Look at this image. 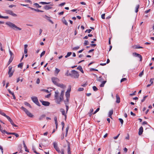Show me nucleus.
I'll return each instance as SVG.
<instances>
[{
	"mask_svg": "<svg viewBox=\"0 0 154 154\" xmlns=\"http://www.w3.org/2000/svg\"><path fill=\"white\" fill-rule=\"evenodd\" d=\"M0 50H1V51H3L4 50L3 49L2 45V43H1L0 42Z\"/></svg>",
	"mask_w": 154,
	"mask_h": 154,
	"instance_id": "52",
	"label": "nucleus"
},
{
	"mask_svg": "<svg viewBox=\"0 0 154 154\" xmlns=\"http://www.w3.org/2000/svg\"><path fill=\"white\" fill-rule=\"evenodd\" d=\"M24 104L25 105L29 106L30 108H31V106L27 102H25L24 103Z\"/></svg>",
	"mask_w": 154,
	"mask_h": 154,
	"instance_id": "39",
	"label": "nucleus"
},
{
	"mask_svg": "<svg viewBox=\"0 0 154 154\" xmlns=\"http://www.w3.org/2000/svg\"><path fill=\"white\" fill-rule=\"evenodd\" d=\"M34 5L37 8H40L41 7V6H40L37 3H35L34 4Z\"/></svg>",
	"mask_w": 154,
	"mask_h": 154,
	"instance_id": "38",
	"label": "nucleus"
},
{
	"mask_svg": "<svg viewBox=\"0 0 154 154\" xmlns=\"http://www.w3.org/2000/svg\"><path fill=\"white\" fill-rule=\"evenodd\" d=\"M93 89L94 91H96L98 89L95 86H94L93 87Z\"/></svg>",
	"mask_w": 154,
	"mask_h": 154,
	"instance_id": "53",
	"label": "nucleus"
},
{
	"mask_svg": "<svg viewBox=\"0 0 154 154\" xmlns=\"http://www.w3.org/2000/svg\"><path fill=\"white\" fill-rule=\"evenodd\" d=\"M143 131V128L142 126H141L140 127L139 129V132H138V134L139 135H141Z\"/></svg>",
	"mask_w": 154,
	"mask_h": 154,
	"instance_id": "13",
	"label": "nucleus"
},
{
	"mask_svg": "<svg viewBox=\"0 0 154 154\" xmlns=\"http://www.w3.org/2000/svg\"><path fill=\"white\" fill-rule=\"evenodd\" d=\"M135 48H137V49L143 48L142 47H141V46H140L139 45H136V46Z\"/></svg>",
	"mask_w": 154,
	"mask_h": 154,
	"instance_id": "62",
	"label": "nucleus"
},
{
	"mask_svg": "<svg viewBox=\"0 0 154 154\" xmlns=\"http://www.w3.org/2000/svg\"><path fill=\"white\" fill-rule=\"evenodd\" d=\"M91 29H88L86 30L85 31V32H88V33H89L91 32Z\"/></svg>",
	"mask_w": 154,
	"mask_h": 154,
	"instance_id": "58",
	"label": "nucleus"
},
{
	"mask_svg": "<svg viewBox=\"0 0 154 154\" xmlns=\"http://www.w3.org/2000/svg\"><path fill=\"white\" fill-rule=\"evenodd\" d=\"M53 145L54 148L56 150L59 148L57 146V144L55 142H54L53 143Z\"/></svg>",
	"mask_w": 154,
	"mask_h": 154,
	"instance_id": "18",
	"label": "nucleus"
},
{
	"mask_svg": "<svg viewBox=\"0 0 154 154\" xmlns=\"http://www.w3.org/2000/svg\"><path fill=\"white\" fill-rule=\"evenodd\" d=\"M31 99L33 102L38 106H40V104L38 102V98L36 97H31Z\"/></svg>",
	"mask_w": 154,
	"mask_h": 154,
	"instance_id": "3",
	"label": "nucleus"
},
{
	"mask_svg": "<svg viewBox=\"0 0 154 154\" xmlns=\"http://www.w3.org/2000/svg\"><path fill=\"white\" fill-rule=\"evenodd\" d=\"M50 2H41L39 3L40 4H41L43 5H45V4H50Z\"/></svg>",
	"mask_w": 154,
	"mask_h": 154,
	"instance_id": "51",
	"label": "nucleus"
},
{
	"mask_svg": "<svg viewBox=\"0 0 154 154\" xmlns=\"http://www.w3.org/2000/svg\"><path fill=\"white\" fill-rule=\"evenodd\" d=\"M147 96H144L143 97V99L141 100V102H143L145 101L146 98L147 97Z\"/></svg>",
	"mask_w": 154,
	"mask_h": 154,
	"instance_id": "43",
	"label": "nucleus"
},
{
	"mask_svg": "<svg viewBox=\"0 0 154 154\" xmlns=\"http://www.w3.org/2000/svg\"><path fill=\"white\" fill-rule=\"evenodd\" d=\"M77 69L78 70H79L80 71L82 69V67L81 66H79L77 67Z\"/></svg>",
	"mask_w": 154,
	"mask_h": 154,
	"instance_id": "57",
	"label": "nucleus"
},
{
	"mask_svg": "<svg viewBox=\"0 0 154 154\" xmlns=\"http://www.w3.org/2000/svg\"><path fill=\"white\" fill-rule=\"evenodd\" d=\"M5 116L7 118V119L9 122H10L12 120L9 116H8L6 115Z\"/></svg>",
	"mask_w": 154,
	"mask_h": 154,
	"instance_id": "45",
	"label": "nucleus"
},
{
	"mask_svg": "<svg viewBox=\"0 0 154 154\" xmlns=\"http://www.w3.org/2000/svg\"><path fill=\"white\" fill-rule=\"evenodd\" d=\"M5 116L7 118V119L9 122H10L12 120L9 116H8L6 115Z\"/></svg>",
	"mask_w": 154,
	"mask_h": 154,
	"instance_id": "47",
	"label": "nucleus"
},
{
	"mask_svg": "<svg viewBox=\"0 0 154 154\" xmlns=\"http://www.w3.org/2000/svg\"><path fill=\"white\" fill-rule=\"evenodd\" d=\"M139 7H140V6L139 5H137L136 6V10H135V12L136 13H137L138 12V9L139 8Z\"/></svg>",
	"mask_w": 154,
	"mask_h": 154,
	"instance_id": "31",
	"label": "nucleus"
},
{
	"mask_svg": "<svg viewBox=\"0 0 154 154\" xmlns=\"http://www.w3.org/2000/svg\"><path fill=\"white\" fill-rule=\"evenodd\" d=\"M5 116L7 118V119L9 122H10L12 120L9 116H8L6 115Z\"/></svg>",
	"mask_w": 154,
	"mask_h": 154,
	"instance_id": "46",
	"label": "nucleus"
},
{
	"mask_svg": "<svg viewBox=\"0 0 154 154\" xmlns=\"http://www.w3.org/2000/svg\"><path fill=\"white\" fill-rule=\"evenodd\" d=\"M40 101L42 102V104L45 106H49L50 104V103L48 101H44L42 100H40Z\"/></svg>",
	"mask_w": 154,
	"mask_h": 154,
	"instance_id": "9",
	"label": "nucleus"
},
{
	"mask_svg": "<svg viewBox=\"0 0 154 154\" xmlns=\"http://www.w3.org/2000/svg\"><path fill=\"white\" fill-rule=\"evenodd\" d=\"M79 48V47L77 46L72 48V50H77Z\"/></svg>",
	"mask_w": 154,
	"mask_h": 154,
	"instance_id": "41",
	"label": "nucleus"
},
{
	"mask_svg": "<svg viewBox=\"0 0 154 154\" xmlns=\"http://www.w3.org/2000/svg\"><path fill=\"white\" fill-rule=\"evenodd\" d=\"M20 108L21 109L23 110L24 111L25 113L28 110L26 108H25L23 106L21 107Z\"/></svg>",
	"mask_w": 154,
	"mask_h": 154,
	"instance_id": "35",
	"label": "nucleus"
},
{
	"mask_svg": "<svg viewBox=\"0 0 154 154\" xmlns=\"http://www.w3.org/2000/svg\"><path fill=\"white\" fill-rule=\"evenodd\" d=\"M127 79L126 78H123L121 79L120 82H122L126 80Z\"/></svg>",
	"mask_w": 154,
	"mask_h": 154,
	"instance_id": "61",
	"label": "nucleus"
},
{
	"mask_svg": "<svg viewBox=\"0 0 154 154\" xmlns=\"http://www.w3.org/2000/svg\"><path fill=\"white\" fill-rule=\"evenodd\" d=\"M5 116L7 118V119L9 122H10L12 120L9 116H8L6 115Z\"/></svg>",
	"mask_w": 154,
	"mask_h": 154,
	"instance_id": "49",
	"label": "nucleus"
},
{
	"mask_svg": "<svg viewBox=\"0 0 154 154\" xmlns=\"http://www.w3.org/2000/svg\"><path fill=\"white\" fill-rule=\"evenodd\" d=\"M143 74V70L141 72H140L139 75V76L140 77H141Z\"/></svg>",
	"mask_w": 154,
	"mask_h": 154,
	"instance_id": "56",
	"label": "nucleus"
},
{
	"mask_svg": "<svg viewBox=\"0 0 154 154\" xmlns=\"http://www.w3.org/2000/svg\"><path fill=\"white\" fill-rule=\"evenodd\" d=\"M132 54L133 56L136 57H139L140 59V61H141L142 60V56L140 54H138L137 53L134 52Z\"/></svg>",
	"mask_w": 154,
	"mask_h": 154,
	"instance_id": "8",
	"label": "nucleus"
},
{
	"mask_svg": "<svg viewBox=\"0 0 154 154\" xmlns=\"http://www.w3.org/2000/svg\"><path fill=\"white\" fill-rule=\"evenodd\" d=\"M8 68V74H9V77H11L13 75L14 71H12V67L11 66H9Z\"/></svg>",
	"mask_w": 154,
	"mask_h": 154,
	"instance_id": "5",
	"label": "nucleus"
},
{
	"mask_svg": "<svg viewBox=\"0 0 154 154\" xmlns=\"http://www.w3.org/2000/svg\"><path fill=\"white\" fill-rule=\"evenodd\" d=\"M0 131L3 134H5V133L7 134V132L5 130H3V129L2 128L1 126L0 127Z\"/></svg>",
	"mask_w": 154,
	"mask_h": 154,
	"instance_id": "24",
	"label": "nucleus"
},
{
	"mask_svg": "<svg viewBox=\"0 0 154 154\" xmlns=\"http://www.w3.org/2000/svg\"><path fill=\"white\" fill-rule=\"evenodd\" d=\"M106 82V81H103L102 82V83H101V84L100 85V86L101 87H103L104 86V84H105Z\"/></svg>",
	"mask_w": 154,
	"mask_h": 154,
	"instance_id": "32",
	"label": "nucleus"
},
{
	"mask_svg": "<svg viewBox=\"0 0 154 154\" xmlns=\"http://www.w3.org/2000/svg\"><path fill=\"white\" fill-rule=\"evenodd\" d=\"M6 24L8 25L12 29L17 30H21L22 29L21 28L17 27L16 25L11 22H9L6 23Z\"/></svg>",
	"mask_w": 154,
	"mask_h": 154,
	"instance_id": "1",
	"label": "nucleus"
},
{
	"mask_svg": "<svg viewBox=\"0 0 154 154\" xmlns=\"http://www.w3.org/2000/svg\"><path fill=\"white\" fill-rule=\"evenodd\" d=\"M62 21L63 23L66 25H68V23L66 20L65 19L64 17H63L62 19Z\"/></svg>",
	"mask_w": 154,
	"mask_h": 154,
	"instance_id": "22",
	"label": "nucleus"
},
{
	"mask_svg": "<svg viewBox=\"0 0 154 154\" xmlns=\"http://www.w3.org/2000/svg\"><path fill=\"white\" fill-rule=\"evenodd\" d=\"M5 12L7 14H9L11 15L13 17L17 16V15L13 13V12L9 10H5Z\"/></svg>",
	"mask_w": 154,
	"mask_h": 154,
	"instance_id": "6",
	"label": "nucleus"
},
{
	"mask_svg": "<svg viewBox=\"0 0 154 154\" xmlns=\"http://www.w3.org/2000/svg\"><path fill=\"white\" fill-rule=\"evenodd\" d=\"M54 97L56 103L57 104H60V100H59V97H58V93L56 91L55 93Z\"/></svg>",
	"mask_w": 154,
	"mask_h": 154,
	"instance_id": "4",
	"label": "nucleus"
},
{
	"mask_svg": "<svg viewBox=\"0 0 154 154\" xmlns=\"http://www.w3.org/2000/svg\"><path fill=\"white\" fill-rule=\"evenodd\" d=\"M69 98H66V100H64L65 105H68L69 104Z\"/></svg>",
	"mask_w": 154,
	"mask_h": 154,
	"instance_id": "25",
	"label": "nucleus"
},
{
	"mask_svg": "<svg viewBox=\"0 0 154 154\" xmlns=\"http://www.w3.org/2000/svg\"><path fill=\"white\" fill-rule=\"evenodd\" d=\"M69 129V127L68 126L66 128V134H65L66 137L67 136Z\"/></svg>",
	"mask_w": 154,
	"mask_h": 154,
	"instance_id": "42",
	"label": "nucleus"
},
{
	"mask_svg": "<svg viewBox=\"0 0 154 154\" xmlns=\"http://www.w3.org/2000/svg\"><path fill=\"white\" fill-rule=\"evenodd\" d=\"M44 8L46 10H48L49 9H50L51 8V7H50L49 5H46L44 7Z\"/></svg>",
	"mask_w": 154,
	"mask_h": 154,
	"instance_id": "27",
	"label": "nucleus"
},
{
	"mask_svg": "<svg viewBox=\"0 0 154 154\" xmlns=\"http://www.w3.org/2000/svg\"><path fill=\"white\" fill-rule=\"evenodd\" d=\"M26 113L27 115L30 117H32L33 116V115H32L27 110L26 112Z\"/></svg>",
	"mask_w": 154,
	"mask_h": 154,
	"instance_id": "20",
	"label": "nucleus"
},
{
	"mask_svg": "<svg viewBox=\"0 0 154 154\" xmlns=\"http://www.w3.org/2000/svg\"><path fill=\"white\" fill-rule=\"evenodd\" d=\"M154 80V78H152L150 79L149 82L151 83V85H152L153 84V81Z\"/></svg>",
	"mask_w": 154,
	"mask_h": 154,
	"instance_id": "44",
	"label": "nucleus"
},
{
	"mask_svg": "<svg viewBox=\"0 0 154 154\" xmlns=\"http://www.w3.org/2000/svg\"><path fill=\"white\" fill-rule=\"evenodd\" d=\"M100 110V108H97L96 110L93 113V114H95L97 112H98Z\"/></svg>",
	"mask_w": 154,
	"mask_h": 154,
	"instance_id": "59",
	"label": "nucleus"
},
{
	"mask_svg": "<svg viewBox=\"0 0 154 154\" xmlns=\"http://www.w3.org/2000/svg\"><path fill=\"white\" fill-rule=\"evenodd\" d=\"M113 113L112 110H110L109 113V116L111 118H112V115Z\"/></svg>",
	"mask_w": 154,
	"mask_h": 154,
	"instance_id": "23",
	"label": "nucleus"
},
{
	"mask_svg": "<svg viewBox=\"0 0 154 154\" xmlns=\"http://www.w3.org/2000/svg\"><path fill=\"white\" fill-rule=\"evenodd\" d=\"M67 153L68 154H71V148L70 145V144L69 143L68 144L67 147Z\"/></svg>",
	"mask_w": 154,
	"mask_h": 154,
	"instance_id": "12",
	"label": "nucleus"
},
{
	"mask_svg": "<svg viewBox=\"0 0 154 154\" xmlns=\"http://www.w3.org/2000/svg\"><path fill=\"white\" fill-rule=\"evenodd\" d=\"M10 122L13 126L15 127H17L18 126L14 123L12 120H11Z\"/></svg>",
	"mask_w": 154,
	"mask_h": 154,
	"instance_id": "28",
	"label": "nucleus"
},
{
	"mask_svg": "<svg viewBox=\"0 0 154 154\" xmlns=\"http://www.w3.org/2000/svg\"><path fill=\"white\" fill-rule=\"evenodd\" d=\"M61 125H62V130H63V129L64 128V122H61Z\"/></svg>",
	"mask_w": 154,
	"mask_h": 154,
	"instance_id": "60",
	"label": "nucleus"
},
{
	"mask_svg": "<svg viewBox=\"0 0 154 154\" xmlns=\"http://www.w3.org/2000/svg\"><path fill=\"white\" fill-rule=\"evenodd\" d=\"M51 80L53 83L56 85H57L58 84V82H59V80L57 78L53 77L52 78Z\"/></svg>",
	"mask_w": 154,
	"mask_h": 154,
	"instance_id": "7",
	"label": "nucleus"
},
{
	"mask_svg": "<svg viewBox=\"0 0 154 154\" xmlns=\"http://www.w3.org/2000/svg\"><path fill=\"white\" fill-rule=\"evenodd\" d=\"M0 114L5 116H6V114L3 112H2V111H1L0 112Z\"/></svg>",
	"mask_w": 154,
	"mask_h": 154,
	"instance_id": "63",
	"label": "nucleus"
},
{
	"mask_svg": "<svg viewBox=\"0 0 154 154\" xmlns=\"http://www.w3.org/2000/svg\"><path fill=\"white\" fill-rule=\"evenodd\" d=\"M9 17L8 16H3L0 15V18L8 19Z\"/></svg>",
	"mask_w": 154,
	"mask_h": 154,
	"instance_id": "37",
	"label": "nucleus"
},
{
	"mask_svg": "<svg viewBox=\"0 0 154 154\" xmlns=\"http://www.w3.org/2000/svg\"><path fill=\"white\" fill-rule=\"evenodd\" d=\"M60 111L62 112V114L65 117V119L66 120V115L65 114V110L63 109H60Z\"/></svg>",
	"mask_w": 154,
	"mask_h": 154,
	"instance_id": "11",
	"label": "nucleus"
},
{
	"mask_svg": "<svg viewBox=\"0 0 154 154\" xmlns=\"http://www.w3.org/2000/svg\"><path fill=\"white\" fill-rule=\"evenodd\" d=\"M44 17L45 18H46L47 19L48 21H49L50 22L52 23L53 24L54 23L52 21V20L50 19V17L47 15H45L44 16Z\"/></svg>",
	"mask_w": 154,
	"mask_h": 154,
	"instance_id": "15",
	"label": "nucleus"
},
{
	"mask_svg": "<svg viewBox=\"0 0 154 154\" xmlns=\"http://www.w3.org/2000/svg\"><path fill=\"white\" fill-rule=\"evenodd\" d=\"M72 76L74 77L75 78H77L79 76V75L78 72L75 70H72ZM69 75H72L70 74H69Z\"/></svg>",
	"mask_w": 154,
	"mask_h": 154,
	"instance_id": "2",
	"label": "nucleus"
},
{
	"mask_svg": "<svg viewBox=\"0 0 154 154\" xmlns=\"http://www.w3.org/2000/svg\"><path fill=\"white\" fill-rule=\"evenodd\" d=\"M29 8L32 10H34L35 11H37L38 12H44L43 11H42V10H40L38 9H35V8H33L31 7H29Z\"/></svg>",
	"mask_w": 154,
	"mask_h": 154,
	"instance_id": "14",
	"label": "nucleus"
},
{
	"mask_svg": "<svg viewBox=\"0 0 154 154\" xmlns=\"http://www.w3.org/2000/svg\"><path fill=\"white\" fill-rule=\"evenodd\" d=\"M46 116V115L45 114H42L41 115L39 118V120L40 121L43 119Z\"/></svg>",
	"mask_w": 154,
	"mask_h": 154,
	"instance_id": "21",
	"label": "nucleus"
},
{
	"mask_svg": "<svg viewBox=\"0 0 154 154\" xmlns=\"http://www.w3.org/2000/svg\"><path fill=\"white\" fill-rule=\"evenodd\" d=\"M45 51H43L40 54V57H41L43 56L45 54Z\"/></svg>",
	"mask_w": 154,
	"mask_h": 154,
	"instance_id": "55",
	"label": "nucleus"
},
{
	"mask_svg": "<svg viewBox=\"0 0 154 154\" xmlns=\"http://www.w3.org/2000/svg\"><path fill=\"white\" fill-rule=\"evenodd\" d=\"M119 121H120L121 124V125H123V120L121 119V118H119Z\"/></svg>",
	"mask_w": 154,
	"mask_h": 154,
	"instance_id": "54",
	"label": "nucleus"
},
{
	"mask_svg": "<svg viewBox=\"0 0 154 154\" xmlns=\"http://www.w3.org/2000/svg\"><path fill=\"white\" fill-rule=\"evenodd\" d=\"M5 116L7 118V119L9 122H10L12 120L9 116H8L6 115Z\"/></svg>",
	"mask_w": 154,
	"mask_h": 154,
	"instance_id": "50",
	"label": "nucleus"
},
{
	"mask_svg": "<svg viewBox=\"0 0 154 154\" xmlns=\"http://www.w3.org/2000/svg\"><path fill=\"white\" fill-rule=\"evenodd\" d=\"M23 145L24 146V148L25 149V151L26 152H29V151L28 150L27 148V147L25 143V142L24 140L23 141Z\"/></svg>",
	"mask_w": 154,
	"mask_h": 154,
	"instance_id": "19",
	"label": "nucleus"
},
{
	"mask_svg": "<svg viewBox=\"0 0 154 154\" xmlns=\"http://www.w3.org/2000/svg\"><path fill=\"white\" fill-rule=\"evenodd\" d=\"M65 96L66 98H69L70 96V93L68 92H66Z\"/></svg>",
	"mask_w": 154,
	"mask_h": 154,
	"instance_id": "33",
	"label": "nucleus"
},
{
	"mask_svg": "<svg viewBox=\"0 0 154 154\" xmlns=\"http://www.w3.org/2000/svg\"><path fill=\"white\" fill-rule=\"evenodd\" d=\"M72 53L71 52H69L67 53V55L65 56V57L66 58L69 56H70L72 54Z\"/></svg>",
	"mask_w": 154,
	"mask_h": 154,
	"instance_id": "29",
	"label": "nucleus"
},
{
	"mask_svg": "<svg viewBox=\"0 0 154 154\" xmlns=\"http://www.w3.org/2000/svg\"><path fill=\"white\" fill-rule=\"evenodd\" d=\"M85 45H87L89 44V42L88 40H85L84 43Z\"/></svg>",
	"mask_w": 154,
	"mask_h": 154,
	"instance_id": "40",
	"label": "nucleus"
},
{
	"mask_svg": "<svg viewBox=\"0 0 154 154\" xmlns=\"http://www.w3.org/2000/svg\"><path fill=\"white\" fill-rule=\"evenodd\" d=\"M60 71V70L57 68H56L55 71V73L57 74H58Z\"/></svg>",
	"mask_w": 154,
	"mask_h": 154,
	"instance_id": "30",
	"label": "nucleus"
},
{
	"mask_svg": "<svg viewBox=\"0 0 154 154\" xmlns=\"http://www.w3.org/2000/svg\"><path fill=\"white\" fill-rule=\"evenodd\" d=\"M9 52L10 53V55L11 56L10 57H12V55L13 54L12 52L10 50V49H9Z\"/></svg>",
	"mask_w": 154,
	"mask_h": 154,
	"instance_id": "64",
	"label": "nucleus"
},
{
	"mask_svg": "<svg viewBox=\"0 0 154 154\" xmlns=\"http://www.w3.org/2000/svg\"><path fill=\"white\" fill-rule=\"evenodd\" d=\"M23 63H19L18 65V67L22 68L23 67Z\"/></svg>",
	"mask_w": 154,
	"mask_h": 154,
	"instance_id": "34",
	"label": "nucleus"
},
{
	"mask_svg": "<svg viewBox=\"0 0 154 154\" xmlns=\"http://www.w3.org/2000/svg\"><path fill=\"white\" fill-rule=\"evenodd\" d=\"M57 86L62 88H64L66 87V86L65 85L62 84H60L58 83Z\"/></svg>",
	"mask_w": 154,
	"mask_h": 154,
	"instance_id": "17",
	"label": "nucleus"
},
{
	"mask_svg": "<svg viewBox=\"0 0 154 154\" xmlns=\"http://www.w3.org/2000/svg\"><path fill=\"white\" fill-rule=\"evenodd\" d=\"M13 59V57H10V58L9 60V61H8V65H9L10 63L12 62Z\"/></svg>",
	"mask_w": 154,
	"mask_h": 154,
	"instance_id": "26",
	"label": "nucleus"
},
{
	"mask_svg": "<svg viewBox=\"0 0 154 154\" xmlns=\"http://www.w3.org/2000/svg\"><path fill=\"white\" fill-rule=\"evenodd\" d=\"M116 103H119L120 102V98L118 94H117L116 95Z\"/></svg>",
	"mask_w": 154,
	"mask_h": 154,
	"instance_id": "16",
	"label": "nucleus"
},
{
	"mask_svg": "<svg viewBox=\"0 0 154 154\" xmlns=\"http://www.w3.org/2000/svg\"><path fill=\"white\" fill-rule=\"evenodd\" d=\"M64 93V91H62L59 97V100H60V102L63 100V97Z\"/></svg>",
	"mask_w": 154,
	"mask_h": 154,
	"instance_id": "10",
	"label": "nucleus"
},
{
	"mask_svg": "<svg viewBox=\"0 0 154 154\" xmlns=\"http://www.w3.org/2000/svg\"><path fill=\"white\" fill-rule=\"evenodd\" d=\"M5 116L7 118V119L9 122H10L12 120L9 116H8L6 115Z\"/></svg>",
	"mask_w": 154,
	"mask_h": 154,
	"instance_id": "48",
	"label": "nucleus"
},
{
	"mask_svg": "<svg viewBox=\"0 0 154 154\" xmlns=\"http://www.w3.org/2000/svg\"><path fill=\"white\" fill-rule=\"evenodd\" d=\"M22 147V145L21 144L19 145L18 146L19 149L20 150V152L21 153H22L23 150L21 149Z\"/></svg>",
	"mask_w": 154,
	"mask_h": 154,
	"instance_id": "36",
	"label": "nucleus"
}]
</instances>
